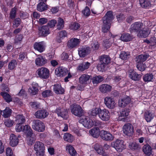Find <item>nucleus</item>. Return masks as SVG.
<instances>
[{"mask_svg":"<svg viewBox=\"0 0 156 156\" xmlns=\"http://www.w3.org/2000/svg\"><path fill=\"white\" fill-rule=\"evenodd\" d=\"M113 19L112 12L108 11L105 16L103 18V23L102 27L103 32H107L109 29L111 25V22Z\"/></svg>","mask_w":156,"mask_h":156,"instance_id":"obj_1","label":"nucleus"},{"mask_svg":"<svg viewBox=\"0 0 156 156\" xmlns=\"http://www.w3.org/2000/svg\"><path fill=\"white\" fill-rule=\"evenodd\" d=\"M79 122L87 128H90L94 126H99L101 124V123L99 120H93L88 117H83L80 119Z\"/></svg>","mask_w":156,"mask_h":156,"instance_id":"obj_2","label":"nucleus"},{"mask_svg":"<svg viewBox=\"0 0 156 156\" xmlns=\"http://www.w3.org/2000/svg\"><path fill=\"white\" fill-rule=\"evenodd\" d=\"M111 146L114 148L116 150L119 152H122L126 148L124 141L121 140L117 139L115 141L112 142Z\"/></svg>","mask_w":156,"mask_h":156,"instance_id":"obj_3","label":"nucleus"},{"mask_svg":"<svg viewBox=\"0 0 156 156\" xmlns=\"http://www.w3.org/2000/svg\"><path fill=\"white\" fill-rule=\"evenodd\" d=\"M49 70L46 68L41 67L38 69L36 72V76L41 78L46 79L49 76Z\"/></svg>","mask_w":156,"mask_h":156,"instance_id":"obj_4","label":"nucleus"},{"mask_svg":"<svg viewBox=\"0 0 156 156\" xmlns=\"http://www.w3.org/2000/svg\"><path fill=\"white\" fill-rule=\"evenodd\" d=\"M32 128L38 132H43L45 129L44 124L38 120H34L32 125Z\"/></svg>","mask_w":156,"mask_h":156,"instance_id":"obj_5","label":"nucleus"},{"mask_svg":"<svg viewBox=\"0 0 156 156\" xmlns=\"http://www.w3.org/2000/svg\"><path fill=\"white\" fill-rule=\"evenodd\" d=\"M34 150L37 156H44V146L43 143L40 142H36L34 145Z\"/></svg>","mask_w":156,"mask_h":156,"instance_id":"obj_6","label":"nucleus"},{"mask_svg":"<svg viewBox=\"0 0 156 156\" xmlns=\"http://www.w3.org/2000/svg\"><path fill=\"white\" fill-rule=\"evenodd\" d=\"M104 103L106 107L110 109H114L117 106L114 98L110 96H108L105 98Z\"/></svg>","mask_w":156,"mask_h":156,"instance_id":"obj_7","label":"nucleus"},{"mask_svg":"<svg viewBox=\"0 0 156 156\" xmlns=\"http://www.w3.org/2000/svg\"><path fill=\"white\" fill-rule=\"evenodd\" d=\"M70 110L72 113L77 116H81L83 114V110L79 105L75 104L70 106Z\"/></svg>","mask_w":156,"mask_h":156,"instance_id":"obj_8","label":"nucleus"},{"mask_svg":"<svg viewBox=\"0 0 156 156\" xmlns=\"http://www.w3.org/2000/svg\"><path fill=\"white\" fill-rule=\"evenodd\" d=\"M122 130L123 133L126 135L131 136L134 133L133 127L129 123H126L122 127Z\"/></svg>","mask_w":156,"mask_h":156,"instance_id":"obj_9","label":"nucleus"},{"mask_svg":"<svg viewBox=\"0 0 156 156\" xmlns=\"http://www.w3.org/2000/svg\"><path fill=\"white\" fill-rule=\"evenodd\" d=\"M143 24L140 22H136L133 23L130 28L131 33L138 32L144 27Z\"/></svg>","mask_w":156,"mask_h":156,"instance_id":"obj_10","label":"nucleus"},{"mask_svg":"<svg viewBox=\"0 0 156 156\" xmlns=\"http://www.w3.org/2000/svg\"><path fill=\"white\" fill-rule=\"evenodd\" d=\"M99 117L102 121H108L110 118V113L108 110L106 109H101Z\"/></svg>","mask_w":156,"mask_h":156,"instance_id":"obj_11","label":"nucleus"},{"mask_svg":"<svg viewBox=\"0 0 156 156\" xmlns=\"http://www.w3.org/2000/svg\"><path fill=\"white\" fill-rule=\"evenodd\" d=\"M78 51L80 57H84L90 53V50L89 47L83 46L79 48Z\"/></svg>","mask_w":156,"mask_h":156,"instance_id":"obj_12","label":"nucleus"},{"mask_svg":"<svg viewBox=\"0 0 156 156\" xmlns=\"http://www.w3.org/2000/svg\"><path fill=\"white\" fill-rule=\"evenodd\" d=\"M46 47V44L43 41L36 42L34 44V48L40 53L43 52L45 50Z\"/></svg>","mask_w":156,"mask_h":156,"instance_id":"obj_13","label":"nucleus"},{"mask_svg":"<svg viewBox=\"0 0 156 156\" xmlns=\"http://www.w3.org/2000/svg\"><path fill=\"white\" fill-rule=\"evenodd\" d=\"M28 131H27L26 133L25 134L26 135V139L27 141V143L29 145H31L34 143L35 141V138L33 136V131L31 128L29 127Z\"/></svg>","mask_w":156,"mask_h":156,"instance_id":"obj_14","label":"nucleus"},{"mask_svg":"<svg viewBox=\"0 0 156 156\" xmlns=\"http://www.w3.org/2000/svg\"><path fill=\"white\" fill-rule=\"evenodd\" d=\"M80 41V39L73 38L68 41L67 46L68 47L71 48H75L79 45Z\"/></svg>","mask_w":156,"mask_h":156,"instance_id":"obj_15","label":"nucleus"},{"mask_svg":"<svg viewBox=\"0 0 156 156\" xmlns=\"http://www.w3.org/2000/svg\"><path fill=\"white\" fill-rule=\"evenodd\" d=\"M55 111L58 116H60L64 119H66L68 118V112L66 109L59 107Z\"/></svg>","mask_w":156,"mask_h":156,"instance_id":"obj_16","label":"nucleus"},{"mask_svg":"<svg viewBox=\"0 0 156 156\" xmlns=\"http://www.w3.org/2000/svg\"><path fill=\"white\" fill-rule=\"evenodd\" d=\"M47 62V60L45 57L41 55H38L35 60V63L38 66H43Z\"/></svg>","mask_w":156,"mask_h":156,"instance_id":"obj_17","label":"nucleus"},{"mask_svg":"<svg viewBox=\"0 0 156 156\" xmlns=\"http://www.w3.org/2000/svg\"><path fill=\"white\" fill-rule=\"evenodd\" d=\"M150 32V30L149 28L144 27L138 32L137 36L141 38H145L147 37Z\"/></svg>","mask_w":156,"mask_h":156,"instance_id":"obj_18","label":"nucleus"},{"mask_svg":"<svg viewBox=\"0 0 156 156\" xmlns=\"http://www.w3.org/2000/svg\"><path fill=\"white\" fill-rule=\"evenodd\" d=\"M67 69L66 68L60 67L55 69V73L58 76L62 77L67 74Z\"/></svg>","mask_w":156,"mask_h":156,"instance_id":"obj_19","label":"nucleus"},{"mask_svg":"<svg viewBox=\"0 0 156 156\" xmlns=\"http://www.w3.org/2000/svg\"><path fill=\"white\" fill-rule=\"evenodd\" d=\"M39 33L41 36H46L50 33L49 27L47 25L43 26L39 28Z\"/></svg>","mask_w":156,"mask_h":156,"instance_id":"obj_20","label":"nucleus"},{"mask_svg":"<svg viewBox=\"0 0 156 156\" xmlns=\"http://www.w3.org/2000/svg\"><path fill=\"white\" fill-rule=\"evenodd\" d=\"M130 98L127 96L121 98L119 100V107H124L130 103Z\"/></svg>","mask_w":156,"mask_h":156,"instance_id":"obj_21","label":"nucleus"},{"mask_svg":"<svg viewBox=\"0 0 156 156\" xmlns=\"http://www.w3.org/2000/svg\"><path fill=\"white\" fill-rule=\"evenodd\" d=\"M38 86L37 83H32L31 86L28 89V91L31 95H35L37 94L38 91Z\"/></svg>","mask_w":156,"mask_h":156,"instance_id":"obj_22","label":"nucleus"},{"mask_svg":"<svg viewBox=\"0 0 156 156\" xmlns=\"http://www.w3.org/2000/svg\"><path fill=\"white\" fill-rule=\"evenodd\" d=\"M90 76L86 74L82 75L79 78V82L80 83L87 85L89 83Z\"/></svg>","mask_w":156,"mask_h":156,"instance_id":"obj_23","label":"nucleus"},{"mask_svg":"<svg viewBox=\"0 0 156 156\" xmlns=\"http://www.w3.org/2000/svg\"><path fill=\"white\" fill-rule=\"evenodd\" d=\"M22 124H18L17 123L15 127V129L16 132H20V131H23L24 132V133H26L27 131H28L29 129L28 127H30V126L28 125H26L25 126L22 125Z\"/></svg>","mask_w":156,"mask_h":156,"instance_id":"obj_24","label":"nucleus"},{"mask_svg":"<svg viewBox=\"0 0 156 156\" xmlns=\"http://www.w3.org/2000/svg\"><path fill=\"white\" fill-rule=\"evenodd\" d=\"M1 90L2 91L1 93V95L2 96L5 100L7 102H9L11 101V98L10 96L8 93L5 92H8L9 89L8 88L6 87L5 88H2Z\"/></svg>","mask_w":156,"mask_h":156,"instance_id":"obj_25","label":"nucleus"},{"mask_svg":"<svg viewBox=\"0 0 156 156\" xmlns=\"http://www.w3.org/2000/svg\"><path fill=\"white\" fill-rule=\"evenodd\" d=\"M100 136L102 139L106 140H111L114 138L111 133L103 130L101 131Z\"/></svg>","mask_w":156,"mask_h":156,"instance_id":"obj_26","label":"nucleus"},{"mask_svg":"<svg viewBox=\"0 0 156 156\" xmlns=\"http://www.w3.org/2000/svg\"><path fill=\"white\" fill-rule=\"evenodd\" d=\"M48 115V112L45 110H39L36 112L34 114L36 117L38 119H44Z\"/></svg>","mask_w":156,"mask_h":156,"instance_id":"obj_27","label":"nucleus"},{"mask_svg":"<svg viewBox=\"0 0 156 156\" xmlns=\"http://www.w3.org/2000/svg\"><path fill=\"white\" fill-rule=\"evenodd\" d=\"M128 73L129 75V77L133 80H138L140 79L141 75L138 74L132 69L129 70L128 72Z\"/></svg>","mask_w":156,"mask_h":156,"instance_id":"obj_28","label":"nucleus"},{"mask_svg":"<svg viewBox=\"0 0 156 156\" xmlns=\"http://www.w3.org/2000/svg\"><path fill=\"white\" fill-rule=\"evenodd\" d=\"M112 87L107 84H103L101 85L99 87L100 90L102 93H107L111 91Z\"/></svg>","mask_w":156,"mask_h":156,"instance_id":"obj_29","label":"nucleus"},{"mask_svg":"<svg viewBox=\"0 0 156 156\" xmlns=\"http://www.w3.org/2000/svg\"><path fill=\"white\" fill-rule=\"evenodd\" d=\"M10 139L9 144L12 147H15L19 143V139L14 134H12L10 135Z\"/></svg>","mask_w":156,"mask_h":156,"instance_id":"obj_30","label":"nucleus"},{"mask_svg":"<svg viewBox=\"0 0 156 156\" xmlns=\"http://www.w3.org/2000/svg\"><path fill=\"white\" fill-rule=\"evenodd\" d=\"M100 61L101 63L105 64L106 66L110 62L111 59L108 56L103 55L101 56Z\"/></svg>","mask_w":156,"mask_h":156,"instance_id":"obj_31","label":"nucleus"},{"mask_svg":"<svg viewBox=\"0 0 156 156\" xmlns=\"http://www.w3.org/2000/svg\"><path fill=\"white\" fill-rule=\"evenodd\" d=\"M90 134L93 137H98L100 135V130L98 127L94 128L89 131Z\"/></svg>","mask_w":156,"mask_h":156,"instance_id":"obj_32","label":"nucleus"},{"mask_svg":"<svg viewBox=\"0 0 156 156\" xmlns=\"http://www.w3.org/2000/svg\"><path fill=\"white\" fill-rule=\"evenodd\" d=\"M90 65V63L88 62H83L78 66L77 69L80 71H83L88 69Z\"/></svg>","mask_w":156,"mask_h":156,"instance_id":"obj_33","label":"nucleus"},{"mask_svg":"<svg viewBox=\"0 0 156 156\" xmlns=\"http://www.w3.org/2000/svg\"><path fill=\"white\" fill-rule=\"evenodd\" d=\"M53 89L55 92L57 94H62L64 92V90L61 87V85L59 84H55Z\"/></svg>","mask_w":156,"mask_h":156,"instance_id":"obj_34","label":"nucleus"},{"mask_svg":"<svg viewBox=\"0 0 156 156\" xmlns=\"http://www.w3.org/2000/svg\"><path fill=\"white\" fill-rule=\"evenodd\" d=\"M133 38L132 36L128 33H126L122 34L120 39L123 41L127 42L131 40Z\"/></svg>","mask_w":156,"mask_h":156,"instance_id":"obj_35","label":"nucleus"},{"mask_svg":"<svg viewBox=\"0 0 156 156\" xmlns=\"http://www.w3.org/2000/svg\"><path fill=\"white\" fill-rule=\"evenodd\" d=\"M66 149L71 156H76L77 153L73 147L70 145H67L66 147Z\"/></svg>","mask_w":156,"mask_h":156,"instance_id":"obj_36","label":"nucleus"},{"mask_svg":"<svg viewBox=\"0 0 156 156\" xmlns=\"http://www.w3.org/2000/svg\"><path fill=\"white\" fill-rule=\"evenodd\" d=\"M144 117L147 121L150 122L154 117V112L150 111H147L145 113Z\"/></svg>","mask_w":156,"mask_h":156,"instance_id":"obj_37","label":"nucleus"},{"mask_svg":"<svg viewBox=\"0 0 156 156\" xmlns=\"http://www.w3.org/2000/svg\"><path fill=\"white\" fill-rule=\"evenodd\" d=\"M12 110L9 107H6L5 110L1 111V113L4 118H8L9 117L12 113Z\"/></svg>","mask_w":156,"mask_h":156,"instance_id":"obj_38","label":"nucleus"},{"mask_svg":"<svg viewBox=\"0 0 156 156\" xmlns=\"http://www.w3.org/2000/svg\"><path fill=\"white\" fill-rule=\"evenodd\" d=\"M148 57V55H140L136 57V62L137 63L143 62L146 60Z\"/></svg>","mask_w":156,"mask_h":156,"instance_id":"obj_39","label":"nucleus"},{"mask_svg":"<svg viewBox=\"0 0 156 156\" xmlns=\"http://www.w3.org/2000/svg\"><path fill=\"white\" fill-rule=\"evenodd\" d=\"M143 149L144 152L147 155L150 156L152 154V149L149 145H144Z\"/></svg>","mask_w":156,"mask_h":156,"instance_id":"obj_40","label":"nucleus"},{"mask_svg":"<svg viewBox=\"0 0 156 156\" xmlns=\"http://www.w3.org/2000/svg\"><path fill=\"white\" fill-rule=\"evenodd\" d=\"M94 148L97 152L99 154H103L104 153V151L103 150L102 146L98 144L94 145Z\"/></svg>","mask_w":156,"mask_h":156,"instance_id":"obj_41","label":"nucleus"},{"mask_svg":"<svg viewBox=\"0 0 156 156\" xmlns=\"http://www.w3.org/2000/svg\"><path fill=\"white\" fill-rule=\"evenodd\" d=\"M129 112V109L126 108L124 109L122 111L120 112V116L119 117V119L121 117H123L124 118L122 119L123 121H124V118L128 116Z\"/></svg>","mask_w":156,"mask_h":156,"instance_id":"obj_42","label":"nucleus"},{"mask_svg":"<svg viewBox=\"0 0 156 156\" xmlns=\"http://www.w3.org/2000/svg\"><path fill=\"white\" fill-rule=\"evenodd\" d=\"M64 140L69 142H72L74 140L73 136L71 134L66 133L64 134L63 136Z\"/></svg>","mask_w":156,"mask_h":156,"instance_id":"obj_43","label":"nucleus"},{"mask_svg":"<svg viewBox=\"0 0 156 156\" xmlns=\"http://www.w3.org/2000/svg\"><path fill=\"white\" fill-rule=\"evenodd\" d=\"M16 122L18 124H22L24 123L25 121V118L23 115H18L16 116Z\"/></svg>","mask_w":156,"mask_h":156,"instance_id":"obj_44","label":"nucleus"},{"mask_svg":"<svg viewBox=\"0 0 156 156\" xmlns=\"http://www.w3.org/2000/svg\"><path fill=\"white\" fill-rule=\"evenodd\" d=\"M140 4L143 8H146L149 6L151 3L149 0H139Z\"/></svg>","mask_w":156,"mask_h":156,"instance_id":"obj_45","label":"nucleus"},{"mask_svg":"<svg viewBox=\"0 0 156 156\" xmlns=\"http://www.w3.org/2000/svg\"><path fill=\"white\" fill-rule=\"evenodd\" d=\"M153 77L154 76L152 73H147L144 76L143 80L145 82H149L152 81Z\"/></svg>","mask_w":156,"mask_h":156,"instance_id":"obj_46","label":"nucleus"},{"mask_svg":"<svg viewBox=\"0 0 156 156\" xmlns=\"http://www.w3.org/2000/svg\"><path fill=\"white\" fill-rule=\"evenodd\" d=\"M67 36V33L65 30H62L60 31L58 33V38L59 39H58L57 41L60 43L61 42V40L64 37Z\"/></svg>","mask_w":156,"mask_h":156,"instance_id":"obj_47","label":"nucleus"},{"mask_svg":"<svg viewBox=\"0 0 156 156\" xmlns=\"http://www.w3.org/2000/svg\"><path fill=\"white\" fill-rule=\"evenodd\" d=\"M104 80L103 77L100 76L93 77L92 78V82L94 84H97L102 81Z\"/></svg>","mask_w":156,"mask_h":156,"instance_id":"obj_48","label":"nucleus"},{"mask_svg":"<svg viewBox=\"0 0 156 156\" xmlns=\"http://www.w3.org/2000/svg\"><path fill=\"white\" fill-rule=\"evenodd\" d=\"M139 146V144L135 142H131L129 144V147L130 150L133 151L137 150Z\"/></svg>","mask_w":156,"mask_h":156,"instance_id":"obj_49","label":"nucleus"},{"mask_svg":"<svg viewBox=\"0 0 156 156\" xmlns=\"http://www.w3.org/2000/svg\"><path fill=\"white\" fill-rule=\"evenodd\" d=\"M101 110V109L99 108H95L92 109L90 113V114L92 116H96L99 115Z\"/></svg>","mask_w":156,"mask_h":156,"instance_id":"obj_50","label":"nucleus"},{"mask_svg":"<svg viewBox=\"0 0 156 156\" xmlns=\"http://www.w3.org/2000/svg\"><path fill=\"white\" fill-rule=\"evenodd\" d=\"M47 7L45 3L40 2L37 5V10L40 12L43 11L46 9Z\"/></svg>","mask_w":156,"mask_h":156,"instance_id":"obj_51","label":"nucleus"},{"mask_svg":"<svg viewBox=\"0 0 156 156\" xmlns=\"http://www.w3.org/2000/svg\"><path fill=\"white\" fill-rule=\"evenodd\" d=\"M130 54L129 52L122 51L120 55V57L122 59L126 60L129 58Z\"/></svg>","mask_w":156,"mask_h":156,"instance_id":"obj_52","label":"nucleus"},{"mask_svg":"<svg viewBox=\"0 0 156 156\" xmlns=\"http://www.w3.org/2000/svg\"><path fill=\"white\" fill-rule=\"evenodd\" d=\"M64 26V21L62 19L59 18L58 19L57 28L59 30L62 29Z\"/></svg>","mask_w":156,"mask_h":156,"instance_id":"obj_53","label":"nucleus"},{"mask_svg":"<svg viewBox=\"0 0 156 156\" xmlns=\"http://www.w3.org/2000/svg\"><path fill=\"white\" fill-rule=\"evenodd\" d=\"M17 64L16 61L12 60L9 63L8 66V68L9 69H13L16 67Z\"/></svg>","mask_w":156,"mask_h":156,"instance_id":"obj_54","label":"nucleus"},{"mask_svg":"<svg viewBox=\"0 0 156 156\" xmlns=\"http://www.w3.org/2000/svg\"><path fill=\"white\" fill-rule=\"evenodd\" d=\"M91 48L94 50H98L99 47L98 42L96 41H92L91 43Z\"/></svg>","mask_w":156,"mask_h":156,"instance_id":"obj_55","label":"nucleus"},{"mask_svg":"<svg viewBox=\"0 0 156 156\" xmlns=\"http://www.w3.org/2000/svg\"><path fill=\"white\" fill-rule=\"evenodd\" d=\"M52 92L51 90H47L43 91L42 93V96L44 98H47L51 95Z\"/></svg>","mask_w":156,"mask_h":156,"instance_id":"obj_56","label":"nucleus"},{"mask_svg":"<svg viewBox=\"0 0 156 156\" xmlns=\"http://www.w3.org/2000/svg\"><path fill=\"white\" fill-rule=\"evenodd\" d=\"M137 68L140 71H143L145 70L146 66L143 63V62L137 63Z\"/></svg>","mask_w":156,"mask_h":156,"instance_id":"obj_57","label":"nucleus"},{"mask_svg":"<svg viewBox=\"0 0 156 156\" xmlns=\"http://www.w3.org/2000/svg\"><path fill=\"white\" fill-rule=\"evenodd\" d=\"M80 27V24L77 23H73L70 26V28L73 30H76Z\"/></svg>","mask_w":156,"mask_h":156,"instance_id":"obj_58","label":"nucleus"},{"mask_svg":"<svg viewBox=\"0 0 156 156\" xmlns=\"http://www.w3.org/2000/svg\"><path fill=\"white\" fill-rule=\"evenodd\" d=\"M106 66L105 64L100 62V64H99L97 66V69L99 71L102 72L104 71Z\"/></svg>","mask_w":156,"mask_h":156,"instance_id":"obj_59","label":"nucleus"},{"mask_svg":"<svg viewBox=\"0 0 156 156\" xmlns=\"http://www.w3.org/2000/svg\"><path fill=\"white\" fill-rule=\"evenodd\" d=\"M14 123V121L9 119L5 120L4 123L5 125L8 127L12 126Z\"/></svg>","mask_w":156,"mask_h":156,"instance_id":"obj_60","label":"nucleus"},{"mask_svg":"<svg viewBox=\"0 0 156 156\" xmlns=\"http://www.w3.org/2000/svg\"><path fill=\"white\" fill-rule=\"evenodd\" d=\"M82 13L84 16H88L90 13L89 8L87 6L86 7L85 9L82 11Z\"/></svg>","mask_w":156,"mask_h":156,"instance_id":"obj_61","label":"nucleus"},{"mask_svg":"<svg viewBox=\"0 0 156 156\" xmlns=\"http://www.w3.org/2000/svg\"><path fill=\"white\" fill-rule=\"evenodd\" d=\"M60 129L63 131H66L68 129V125L65 123H63L60 126Z\"/></svg>","mask_w":156,"mask_h":156,"instance_id":"obj_62","label":"nucleus"},{"mask_svg":"<svg viewBox=\"0 0 156 156\" xmlns=\"http://www.w3.org/2000/svg\"><path fill=\"white\" fill-rule=\"evenodd\" d=\"M57 23L56 21L55 20H51L49 21L48 23V26H49L50 27H53L55 26Z\"/></svg>","mask_w":156,"mask_h":156,"instance_id":"obj_63","label":"nucleus"},{"mask_svg":"<svg viewBox=\"0 0 156 156\" xmlns=\"http://www.w3.org/2000/svg\"><path fill=\"white\" fill-rule=\"evenodd\" d=\"M6 150L7 156H12L13 152L10 147H7Z\"/></svg>","mask_w":156,"mask_h":156,"instance_id":"obj_64","label":"nucleus"}]
</instances>
